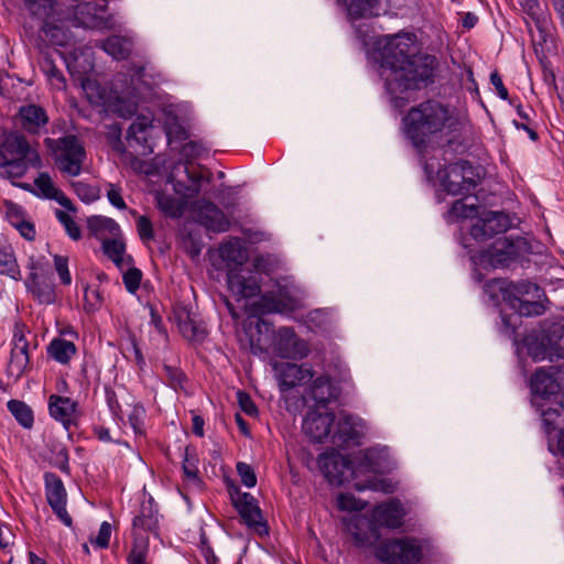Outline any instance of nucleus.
Returning <instances> with one entry per match:
<instances>
[{"label":"nucleus","instance_id":"58836bf2","mask_svg":"<svg viewBox=\"0 0 564 564\" xmlns=\"http://www.w3.org/2000/svg\"><path fill=\"white\" fill-rule=\"evenodd\" d=\"M0 274L15 281L21 279V271L10 245L0 249Z\"/></svg>","mask_w":564,"mask_h":564},{"label":"nucleus","instance_id":"8fccbe9b","mask_svg":"<svg viewBox=\"0 0 564 564\" xmlns=\"http://www.w3.org/2000/svg\"><path fill=\"white\" fill-rule=\"evenodd\" d=\"M102 296L98 289L86 286L84 289V307L87 312H95L101 307Z\"/></svg>","mask_w":564,"mask_h":564},{"label":"nucleus","instance_id":"2f4dec72","mask_svg":"<svg viewBox=\"0 0 564 564\" xmlns=\"http://www.w3.org/2000/svg\"><path fill=\"white\" fill-rule=\"evenodd\" d=\"M102 250L119 269L129 267L132 263V258L126 253V245L121 239V235L102 242Z\"/></svg>","mask_w":564,"mask_h":564},{"label":"nucleus","instance_id":"0e129e2a","mask_svg":"<svg viewBox=\"0 0 564 564\" xmlns=\"http://www.w3.org/2000/svg\"><path fill=\"white\" fill-rule=\"evenodd\" d=\"M549 451L564 456V429L547 438Z\"/></svg>","mask_w":564,"mask_h":564},{"label":"nucleus","instance_id":"f3484780","mask_svg":"<svg viewBox=\"0 0 564 564\" xmlns=\"http://www.w3.org/2000/svg\"><path fill=\"white\" fill-rule=\"evenodd\" d=\"M45 480V495L48 505L56 514V517L66 525L72 527V517L66 510L67 494L62 479L53 474L46 473Z\"/></svg>","mask_w":564,"mask_h":564},{"label":"nucleus","instance_id":"e2e57ef3","mask_svg":"<svg viewBox=\"0 0 564 564\" xmlns=\"http://www.w3.org/2000/svg\"><path fill=\"white\" fill-rule=\"evenodd\" d=\"M110 536L111 525L105 521L101 523L98 534L94 540H91V543L101 549H106L109 545Z\"/></svg>","mask_w":564,"mask_h":564},{"label":"nucleus","instance_id":"c9c22d12","mask_svg":"<svg viewBox=\"0 0 564 564\" xmlns=\"http://www.w3.org/2000/svg\"><path fill=\"white\" fill-rule=\"evenodd\" d=\"M76 350L75 344L64 338H54L47 346V355L62 365L68 364Z\"/></svg>","mask_w":564,"mask_h":564},{"label":"nucleus","instance_id":"a19ab883","mask_svg":"<svg viewBox=\"0 0 564 564\" xmlns=\"http://www.w3.org/2000/svg\"><path fill=\"white\" fill-rule=\"evenodd\" d=\"M7 406L9 412L22 427L30 430L33 426V411L26 403L20 400H10L7 403Z\"/></svg>","mask_w":564,"mask_h":564},{"label":"nucleus","instance_id":"f8f14e48","mask_svg":"<svg viewBox=\"0 0 564 564\" xmlns=\"http://www.w3.org/2000/svg\"><path fill=\"white\" fill-rule=\"evenodd\" d=\"M522 240H516L509 237H500L486 250L479 254V262L485 267L505 268L513 262L521 250Z\"/></svg>","mask_w":564,"mask_h":564},{"label":"nucleus","instance_id":"ea45409f","mask_svg":"<svg viewBox=\"0 0 564 564\" xmlns=\"http://www.w3.org/2000/svg\"><path fill=\"white\" fill-rule=\"evenodd\" d=\"M40 68L45 74L51 86L56 90L66 88V79L48 55H44L40 62Z\"/></svg>","mask_w":564,"mask_h":564},{"label":"nucleus","instance_id":"1a4fd4ad","mask_svg":"<svg viewBox=\"0 0 564 564\" xmlns=\"http://www.w3.org/2000/svg\"><path fill=\"white\" fill-rule=\"evenodd\" d=\"M429 545L427 540L411 536L389 539L378 546L376 555L388 564H419Z\"/></svg>","mask_w":564,"mask_h":564},{"label":"nucleus","instance_id":"09e8293b","mask_svg":"<svg viewBox=\"0 0 564 564\" xmlns=\"http://www.w3.org/2000/svg\"><path fill=\"white\" fill-rule=\"evenodd\" d=\"M55 216L58 219V221L64 226L66 232L72 239L78 240L80 238V228L68 213L57 209L55 212Z\"/></svg>","mask_w":564,"mask_h":564},{"label":"nucleus","instance_id":"37998d69","mask_svg":"<svg viewBox=\"0 0 564 564\" xmlns=\"http://www.w3.org/2000/svg\"><path fill=\"white\" fill-rule=\"evenodd\" d=\"M354 487L358 491L372 490L384 494H392L394 491V485L390 480L377 478L376 476H370L365 481H356Z\"/></svg>","mask_w":564,"mask_h":564},{"label":"nucleus","instance_id":"c03bdc74","mask_svg":"<svg viewBox=\"0 0 564 564\" xmlns=\"http://www.w3.org/2000/svg\"><path fill=\"white\" fill-rule=\"evenodd\" d=\"M145 409L141 404H134L128 415V422L135 436H143L145 434L144 429Z\"/></svg>","mask_w":564,"mask_h":564},{"label":"nucleus","instance_id":"603ef678","mask_svg":"<svg viewBox=\"0 0 564 564\" xmlns=\"http://www.w3.org/2000/svg\"><path fill=\"white\" fill-rule=\"evenodd\" d=\"M124 286L127 291L131 294H134L139 288L142 280V272L137 268L128 267L127 271L122 275Z\"/></svg>","mask_w":564,"mask_h":564},{"label":"nucleus","instance_id":"5fc2aeb1","mask_svg":"<svg viewBox=\"0 0 564 564\" xmlns=\"http://www.w3.org/2000/svg\"><path fill=\"white\" fill-rule=\"evenodd\" d=\"M198 459L186 449L183 460V471L185 477L192 481H198Z\"/></svg>","mask_w":564,"mask_h":564},{"label":"nucleus","instance_id":"69168bd1","mask_svg":"<svg viewBox=\"0 0 564 564\" xmlns=\"http://www.w3.org/2000/svg\"><path fill=\"white\" fill-rule=\"evenodd\" d=\"M137 228L142 240H151L154 237L151 220L147 216H140L137 220Z\"/></svg>","mask_w":564,"mask_h":564},{"label":"nucleus","instance_id":"4be33fe9","mask_svg":"<svg viewBox=\"0 0 564 564\" xmlns=\"http://www.w3.org/2000/svg\"><path fill=\"white\" fill-rule=\"evenodd\" d=\"M490 286L498 289L502 299L511 306H516V302L524 300V296L531 295L533 299H541L543 295L542 290L535 283L528 281L513 283L506 280H494Z\"/></svg>","mask_w":564,"mask_h":564},{"label":"nucleus","instance_id":"a878e982","mask_svg":"<svg viewBox=\"0 0 564 564\" xmlns=\"http://www.w3.org/2000/svg\"><path fill=\"white\" fill-rule=\"evenodd\" d=\"M104 13V6H98L94 2H83L75 8L74 20L79 26L97 29L105 24Z\"/></svg>","mask_w":564,"mask_h":564},{"label":"nucleus","instance_id":"20e7f679","mask_svg":"<svg viewBox=\"0 0 564 564\" xmlns=\"http://www.w3.org/2000/svg\"><path fill=\"white\" fill-rule=\"evenodd\" d=\"M94 68L93 62L89 59L88 52H82L80 56L75 55L73 62H67V69L73 76H77L80 80L82 87L86 93L88 99L93 104H101L110 108L113 112L120 117H130L137 111L138 94L141 91L142 76L144 69L141 67L132 76L131 83L132 88L118 93L116 89L113 93L116 96L106 97V93L95 82L87 77V74Z\"/></svg>","mask_w":564,"mask_h":564},{"label":"nucleus","instance_id":"052dcab7","mask_svg":"<svg viewBox=\"0 0 564 564\" xmlns=\"http://www.w3.org/2000/svg\"><path fill=\"white\" fill-rule=\"evenodd\" d=\"M107 198L113 207H116L118 209L127 208V205L122 197V189L120 186L112 184V183H108L107 184Z\"/></svg>","mask_w":564,"mask_h":564},{"label":"nucleus","instance_id":"7ed1b4c3","mask_svg":"<svg viewBox=\"0 0 564 564\" xmlns=\"http://www.w3.org/2000/svg\"><path fill=\"white\" fill-rule=\"evenodd\" d=\"M386 448H369L359 452L349 459L346 456L332 451L318 456V466L325 478L333 485H343L357 479L361 475H377L390 470L387 460Z\"/></svg>","mask_w":564,"mask_h":564},{"label":"nucleus","instance_id":"e433bc0d","mask_svg":"<svg viewBox=\"0 0 564 564\" xmlns=\"http://www.w3.org/2000/svg\"><path fill=\"white\" fill-rule=\"evenodd\" d=\"M351 20L377 15L380 0H344Z\"/></svg>","mask_w":564,"mask_h":564},{"label":"nucleus","instance_id":"3c124183","mask_svg":"<svg viewBox=\"0 0 564 564\" xmlns=\"http://www.w3.org/2000/svg\"><path fill=\"white\" fill-rule=\"evenodd\" d=\"M561 412L558 409L549 408L542 411V420L547 437L554 435L560 424Z\"/></svg>","mask_w":564,"mask_h":564},{"label":"nucleus","instance_id":"bb28decb","mask_svg":"<svg viewBox=\"0 0 564 564\" xmlns=\"http://www.w3.org/2000/svg\"><path fill=\"white\" fill-rule=\"evenodd\" d=\"M531 390L533 394L549 398L560 391V383L554 376V369L539 368L531 377Z\"/></svg>","mask_w":564,"mask_h":564},{"label":"nucleus","instance_id":"bf43d9fd","mask_svg":"<svg viewBox=\"0 0 564 564\" xmlns=\"http://www.w3.org/2000/svg\"><path fill=\"white\" fill-rule=\"evenodd\" d=\"M237 473L246 487L252 488L257 485L254 470L249 464L239 462L237 464Z\"/></svg>","mask_w":564,"mask_h":564},{"label":"nucleus","instance_id":"412c9836","mask_svg":"<svg viewBox=\"0 0 564 564\" xmlns=\"http://www.w3.org/2000/svg\"><path fill=\"white\" fill-rule=\"evenodd\" d=\"M15 117L21 129L34 135L41 134L50 120L45 108L36 104L21 106Z\"/></svg>","mask_w":564,"mask_h":564},{"label":"nucleus","instance_id":"7c9ffc66","mask_svg":"<svg viewBox=\"0 0 564 564\" xmlns=\"http://www.w3.org/2000/svg\"><path fill=\"white\" fill-rule=\"evenodd\" d=\"M87 228L101 243L121 234L119 225L113 219L105 216L88 218Z\"/></svg>","mask_w":564,"mask_h":564},{"label":"nucleus","instance_id":"79ce46f5","mask_svg":"<svg viewBox=\"0 0 564 564\" xmlns=\"http://www.w3.org/2000/svg\"><path fill=\"white\" fill-rule=\"evenodd\" d=\"M478 215L476 204H467L464 199H457L448 210L446 219L448 223H456L460 219L473 218Z\"/></svg>","mask_w":564,"mask_h":564},{"label":"nucleus","instance_id":"de8ad7c7","mask_svg":"<svg viewBox=\"0 0 564 564\" xmlns=\"http://www.w3.org/2000/svg\"><path fill=\"white\" fill-rule=\"evenodd\" d=\"M25 3L30 12L39 18H48L54 10V0H25Z\"/></svg>","mask_w":564,"mask_h":564},{"label":"nucleus","instance_id":"f704fd0d","mask_svg":"<svg viewBox=\"0 0 564 564\" xmlns=\"http://www.w3.org/2000/svg\"><path fill=\"white\" fill-rule=\"evenodd\" d=\"M153 129V116L140 115L131 123L128 130V139L134 140L137 143L145 145L150 131Z\"/></svg>","mask_w":564,"mask_h":564},{"label":"nucleus","instance_id":"f257e3e1","mask_svg":"<svg viewBox=\"0 0 564 564\" xmlns=\"http://www.w3.org/2000/svg\"><path fill=\"white\" fill-rule=\"evenodd\" d=\"M380 76L387 91L398 99L408 90L425 87L434 82L438 61L429 54H419L413 34L384 35L377 41Z\"/></svg>","mask_w":564,"mask_h":564},{"label":"nucleus","instance_id":"49530a36","mask_svg":"<svg viewBox=\"0 0 564 564\" xmlns=\"http://www.w3.org/2000/svg\"><path fill=\"white\" fill-rule=\"evenodd\" d=\"M72 185L76 195L80 200L85 203L95 202L100 197V191L97 186L87 184L82 181L74 182Z\"/></svg>","mask_w":564,"mask_h":564},{"label":"nucleus","instance_id":"393cba45","mask_svg":"<svg viewBox=\"0 0 564 564\" xmlns=\"http://www.w3.org/2000/svg\"><path fill=\"white\" fill-rule=\"evenodd\" d=\"M159 528V514L154 508L153 499L149 498L140 506L139 513L133 518L132 530L135 535L143 532L156 533Z\"/></svg>","mask_w":564,"mask_h":564},{"label":"nucleus","instance_id":"39448f33","mask_svg":"<svg viewBox=\"0 0 564 564\" xmlns=\"http://www.w3.org/2000/svg\"><path fill=\"white\" fill-rule=\"evenodd\" d=\"M220 254L228 262L227 285L231 294L238 300L250 299L260 293L258 271L262 270L264 259L259 257L253 262V269L245 267L248 252L239 241H228L220 248Z\"/></svg>","mask_w":564,"mask_h":564},{"label":"nucleus","instance_id":"6e6552de","mask_svg":"<svg viewBox=\"0 0 564 564\" xmlns=\"http://www.w3.org/2000/svg\"><path fill=\"white\" fill-rule=\"evenodd\" d=\"M44 143L52 152L61 172L69 176H77L82 173L86 151L77 137L69 134L58 139L46 138Z\"/></svg>","mask_w":564,"mask_h":564},{"label":"nucleus","instance_id":"72a5a7b5","mask_svg":"<svg viewBox=\"0 0 564 564\" xmlns=\"http://www.w3.org/2000/svg\"><path fill=\"white\" fill-rule=\"evenodd\" d=\"M155 200L159 209L166 216L171 218H178L183 215L186 207V199L178 198L172 194H166L163 192H158L155 195Z\"/></svg>","mask_w":564,"mask_h":564},{"label":"nucleus","instance_id":"c85d7f7f","mask_svg":"<svg viewBox=\"0 0 564 564\" xmlns=\"http://www.w3.org/2000/svg\"><path fill=\"white\" fill-rule=\"evenodd\" d=\"M177 327L182 336L189 341H202L206 336V328L187 310L176 313Z\"/></svg>","mask_w":564,"mask_h":564},{"label":"nucleus","instance_id":"2eb2a0df","mask_svg":"<svg viewBox=\"0 0 564 564\" xmlns=\"http://www.w3.org/2000/svg\"><path fill=\"white\" fill-rule=\"evenodd\" d=\"M274 352L281 358L302 359L308 355V344L293 328L280 327L273 340Z\"/></svg>","mask_w":564,"mask_h":564},{"label":"nucleus","instance_id":"774afa93","mask_svg":"<svg viewBox=\"0 0 564 564\" xmlns=\"http://www.w3.org/2000/svg\"><path fill=\"white\" fill-rule=\"evenodd\" d=\"M519 3L523 11L530 15L533 20L539 21L542 9L539 0H519Z\"/></svg>","mask_w":564,"mask_h":564},{"label":"nucleus","instance_id":"4d7b16f0","mask_svg":"<svg viewBox=\"0 0 564 564\" xmlns=\"http://www.w3.org/2000/svg\"><path fill=\"white\" fill-rule=\"evenodd\" d=\"M42 31L45 34V36L52 42V44L64 45L66 36L59 26L53 25L50 22L45 21L42 25Z\"/></svg>","mask_w":564,"mask_h":564},{"label":"nucleus","instance_id":"aec40b11","mask_svg":"<svg viewBox=\"0 0 564 564\" xmlns=\"http://www.w3.org/2000/svg\"><path fill=\"white\" fill-rule=\"evenodd\" d=\"M334 421V412L313 409L303 420V431L313 442H322L329 435Z\"/></svg>","mask_w":564,"mask_h":564},{"label":"nucleus","instance_id":"dca6fc26","mask_svg":"<svg viewBox=\"0 0 564 564\" xmlns=\"http://www.w3.org/2000/svg\"><path fill=\"white\" fill-rule=\"evenodd\" d=\"M30 368L29 343L25 338L23 326L15 325L10 361L8 364V375L14 379H20Z\"/></svg>","mask_w":564,"mask_h":564},{"label":"nucleus","instance_id":"cd10ccee","mask_svg":"<svg viewBox=\"0 0 564 564\" xmlns=\"http://www.w3.org/2000/svg\"><path fill=\"white\" fill-rule=\"evenodd\" d=\"M77 404L67 397L53 394L48 399L50 415L66 429L74 422Z\"/></svg>","mask_w":564,"mask_h":564},{"label":"nucleus","instance_id":"6ab92c4d","mask_svg":"<svg viewBox=\"0 0 564 564\" xmlns=\"http://www.w3.org/2000/svg\"><path fill=\"white\" fill-rule=\"evenodd\" d=\"M510 227L509 217L499 212H487L470 228L474 239L485 241L495 235L507 231Z\"/></svg>","mask_w":564,"mask_h":564},{"label":"nucleus","instance_id":"4468645a","mask_svg":"<svg viewBox=\"0 0 564 564\" xmlns=\"http://www.w3.org/2000/svg\"><path fill=\"white\" fill-rule=\"evenodd\" d=\"M30 274L25 280L28 291L41 303L53 304L56 300V293L53 283L44 276V267L42 259H30L28 265Z\"/></svg>","mask_w":564,"mask_h":564},{"label":"nucleus","instance_id":"423d86ee","mask_svg":"<svg viewBox=\"0 0 564 564\" xmlns=\"http://www.w3.org/2000/svg\"><path fill=\"white\" fill-rule=\"evenodd\" d=\"M406 511L398 499L377 505L371 512L370 522L360 514L343 518V523L357 544L369 542L370 536L378 539V528L399 529L403 524Z\"/></svg>","mask_w":564,"mask_h":564},{"label":"nucleus","instance_id":"9b49d317","mask_svg":"<svg viewBox=\"0 0 564 564\" xmlns=\"http://www.w3.org/2000/svg\"><path fill=\"white\" fill-rule=\"evenodd\" d=\"M437 177L443 189L451 195H468L478 183L474 167L466 161L456 162L440 170Z\"/></svg>","mask_w":564,"mask_h":564},{"label":"nucleus","instance_id":"b1692460","mask_svg":"<svg viewBox=\"0 0 564 564\" xmlns=\"http://www.w3.org/2000/svg\"><path fill=\"white\" fill-rule=\"evenodd\" d=\"M366 424L357 416L341 414L337 423V430L333 435L334 443L338 445L346 444L360 437Z\"/></svg>","mask_w":564,"mask_h":564},{"label":"nucleus","instance_id":"a211bd4d","mask_svg":"<svg viewBox=\"0 0 564 564\" xmlns=\"http://www.w3.org/2000/svg\"><path fill=\"white\" fill-rule=\"evenodd\" d=\"M276 379L281 391H288L296 386H302L312 380L313 368L307 365L281 362L274 365Z\"/></svg>","mask_w":564,"mask_h":564},{"label":"nucleus","instance_id":"864d4df0","mask_svg":"<svg viewBox=\"0 0 564 564\" xmlns=\"http://www.w3.org/2000/svg\"><path fill=\"white\" fill-rule=\"evenodd\" d=\"M365 506L364 501L356 499L351 494H340L337 497V507L344 511H359Z\"/></svg>","mask_w":564,"mask_h":564},{"label":"nucleus","instance_id":"13d9d810","mask_svg":"<svg viewBox=\"0 0 564 564\" xmlns=\"http://www.w3.org/2000/svg\"><path fill=\"white\" fill-rule=\"evenodd\" d=\"M54 265L61 282L64 285H69L72 283V275L68 270V258L58 254L54 256Z\"/></svg>","mask_w":564,"mask_h":564},{"label":"nucleus","instance_id":"473e14b6","mask_svg":"<svg viewBox=\"0 0 564 564\" xmlns=\"http://www.w3.org/2000/svg\"><path fill=\"white\" fill-rule=\"evenodd\" d=\"M289 308L288 292L280 290L276 295L265 293L261 296L259 307L252 310V314L283 313Z\"/></svg>","mask_w":564,"mask_h":564},{"label":"nucleus","instance_id":"a18cd8bd","mask_svg":"<svg viewBox=\"0 0 564 564\" xmlns=\"http://www.w3.org/2000/svg\"><path fill=\"white\" fill-rule=\"evenodd\" d=\"M540 299H535L534 301L521 300L516 302L514 308L519 312L520 315L523 316H540L544 314L545 306Z\"/></svg>","mask_w":564,"mask_h":564},{"label":"nucleus","instance_id":"ddd939ff","mask_svg":"<svg viewBox=\"0 0 564 564\" xmlns=\"http://www.w3.org/2000/svg\"><path fill=\"white\" fill-rule=\"evenodd\" d=\"M230 497L243 522L258 534H267L268 527L257 499L249 492H240L237 488L230 492Z\"/></svg>","mask_w":564,"mask_h":564},{"label":"nucleus","instance_id":"0eeeda50","mask_svg":"<svg viewBox=\"0 0 564 564\" xmlns=\"http://www.w3.org/2000/svg\"><path fill=\"white\" fill-rule=\"evenodd\" d=\"M26 163L40 167L39 152L31 149L24 135L0 130V166L7 167L9 175L20 177L26 171Z\"/></svg>","mask_w":564,"mask_h":564},{"label":"nucleus","instance_id":"9d476101","mask_svg":"<svg viewBox=\"0 0 564 564\" xmlns=\"http://www.w3.org/2000/svg\"><path fill=\"white\" fill-rule=\"evenodd\" d=\"M528 355L534 361L564 358V325L553 324L547 329L524 338Z\"/></svg>","mask_w":564,"mask_h":564},{"label":"nucleus","instance_id":"5701e85b","mask_svg":"<svg viewBox=\"0 0 564 564\" xmlns=\"http://www.w3.org/2000/svg\"><path fill=\"white\" fill-rule=\"evenodd\" d=\"M194 212L206 228L216 232H224L229 229L228 218L215 204L205 199L197 200L194 204Z\"/></svg>","mask_w":564,"mask_h":564},{"label":"nucleus","instance_id":"c756f323","mask_svg":"<svg viewBox=\"0 0 564 564\" xmlns=\"http://www.w3.org/2000/svg\"><path fill=\"white\" fill-rule=\"evenodd\" d=\"M311 397L316 403L315 409H325V405L338 397V389L333 384L329 376L317 377L311 387Z\"/></svg>","mask_w":564,"mask_h":564},{"label":"nucleus","instance_id":"4c0bfd02","mask_svg":"<svg viewBox=\"0 0 564 564\" xmlns=\"http://www.w3.org/2000/svg\"><path fill=\"white\" fill-rule=\"evenodd\" d=\"M101 47L113 58L123 59L132 50V41L129 37L113 35L104 41Z\"/></svg>","mask_w":564,"mask_h":564},{"label":"nucleus","instance_id":"338daca9","mask_svg":"<svg viewBox=\"0 0 564 564\" xmlns=\"http://www.w3.org/2000/svg\"><path fill=\"white\" fill-rule=\"evenodd\" d=\"M204 152V148L194 141L187 142L182 148V155L186 159L187 162H191L197 158H199Z\"/></svg>","mask_w":564,"mask_h":564},{"label":"nucleus","instance_id":"680f3d73","mask_svg":"<svg viewBox=\"0 0 564 564\" xmlns=\"http://www.w3.org/2000/svg\"><path fill=\"white\" fill-rule=\"evenodd\" d=\"M4 215L7 220L15 227L19 223H21L24 219V214L22 208L12 203V202H6L4 203Z\"/></svg>","mask_w":564,"mask_h":564},{"label":"nucleus","instance_id":"f03ea898","mask_svg":"<svg viewBox=\"0 0 564 564\" xmlns=\"http://www.w3.org/2000/svg\"><path fill=\"white\" fill-rule=\"evenodd\" d=\"M463 123L455 108L437 100L412 107L403 118L404 133L417 149L459 131Z\"/></svg>","mask_w":564,"mask_h":564},{"label":"nucleus","instance_id":"6e6d98bb","mask_svg":"<svg viewBox=\"0 0 564 564\" xmlns=\"http://www.w3.org/2000/svg\"><path fill=\"white\" fill-rule=\"evenodd\" d=\"M34 185L40 191L41 195L45 198L53 196L54 192L57 189L47 173H40L34 181Z\"/></svg>","mask_w":564,"mask_h":564}]
</instances>
